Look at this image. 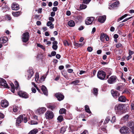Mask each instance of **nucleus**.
Instances as JSON below:
<instances>
[{"mask_svg":"<svg viewBox=\"0 0 134 134\" xmlns=\"http://www.w3.org/2000/svg\"><path fill=\"white\" fill-rule=\"evenodd\" d=\"M30 38V34L28 32L26 31L22 35L21 39L22 41L24 43H26L29 40Z\"/></svg>","mask_w":134,"mask_h":134,"instance_id":"nucleus-1","label":"nucleus"},{"mask_svg":"<svg viewBox=\"0 0 134 134\" xmlns=\"http://www.w3.org/2000/svg\"><path fill=\"white\" fill-rule=\"evenodd\" d=\"M45 116L46 119L50 120L53 118L54 115L52 111L48 110L46 113Z\"/></svg>","mask_w":134,"mask_h":134,"instance_id":"nucleus-2","label":"nucleus"},{"mask_svg":"<svg viewBox=\"0 0 134 134\" xmlns=\"http://www.w3.org/2000/svg\"><path fill=\"white\" fill-rule=\"evenodd\" d=\"M106 76L105 72L103 71H99L98 72L97 76L99 79L104 80L105 78V77Z\"/></svg>","mask_w":134,"mask_h":134,"instance_id":"nucleus-3","label":"nucleus"},{"mask_svg":"<svg viewBox=\"0 0 134 134\" xmlns=\"http://www.w3.org/2000/svg\"><path fill=\"white\" fill-rule=\"evenodd\" d=\"M117 77L115 76H112L109 78L107 80L108 82L110 84H113L117 81Z\"/></svg>","mask_w":134,"mask_h":134,"instance_id":"nucleus-4","label":"nucleus"},{"mask_svg":"<svg viewBox=\"0 0 134 134\" xmlns=\"http://www.w3.org/2000/svg\"><path fill=\"white\" fill-rule=\"evenodd\" d=\"M0 84L1 86L5 87L7 88H9L7 83L6 81L3 78H0Z\"/></svg>","mask_w":134,"mask_h":134,"instance_id":"nucleus-5","label":"nucleus"},{"mask_svg":"<svg viewBox=\"0 0 134 134\" xmlns=\"http://www.w3.org/2000/svg\"><path fill=\"white\" fill-rule=\"evenodd\" d=\"M111 92L112 96L115 98H117L120 95V93L116 90H112Z\"/></svg>","mask_w":134,"mask_h":134,"instance_id":"nucleus-6","label":"nucleus"},{"mask_svg":"<svg viewBox=\"0 0 134 134\" xmlns=\"http://www.w3.org/2000/svg\"><path fill=\"white\" fill-rule=\"evenodd\" d=\"M55 97L59 101L62 100L64 98V96L60 92L57 93L55 94Z\"/></svg>","mask_w":134,"mask_h":134,"instance_id":"nucleus-7","label":"nucleus"},{"mask_svg":"<svg viewBox=\"0 0 134 134\" xmlns=\"http://www.w3.org/2000/svg\"><path fill=\"white\" fill-rule=\"evenodd\" d=\"M18 94L19 96L23 98H26L29 97L28 94L26 92L22 91H20L18 92Z\"/></svg>","mask_w":134,"mask_h":134,"instance_id":"nucleus-8","label":"nucleus"},{"mask_svg":"<svg viewBox=\"0 0 134 134\" xmlns=\"http://www.w3.org/2000/svg\"><path fill=\"white\" fill-rule=\"evenodd\" d=\"M94 20V18L92 17H88L85 20V24L87 25L91 24Z\"/></svg>","mask_w":134,"mask_h":134,"instance_id":"nucleus-9","label":"nucleus"},{"mask_svg":"<svg viewBox=\"0 0 134 134\" xmlns=\"http://www.w3.org/2000/svg\"><path fill=\"white\" fill-rule=\"evenodd\" d=\"M28 74L27 79L28 80H29L33 76L34 72L32 69L29 68L28 70Z\"/></svg>","mask_w":134,"mask_h":134,"instance_id":"nucleus-10","label":"nucleus"},{"mask_svg":"<svg viewBox=\"0 0 134 134\" xmlns=\"http://www.w3.org/2000/svg\"><path fill=\"white\" fill-rule=\"evenodd\" d=\"M106 19V16L104 15L100 16L97 18L98 21L101 23H103L105 21Z\"/></svg>","mask_w":134,"mask_h":134,"instance_id":"nucleus-11","label":"nucleus"},{"mask_svg":"<svg viewBox=\"0 0 134 134\" xmlns=\"http://www.w3.org/2000/svg\"><path fill=\"white\" fill-rule=\"evenodd\" d=\"M1 105L2 107L6 108L8 106L9 103L6 100H3L1 102Z\"/></svg>","mask_w":134,"mask_h":134,"instance_id":"nucleus-12","label":"nucleus"},{"mask_svg":"<svg viewBox=\"0 0 134 134\" xmlns=\"http://www.w3.org/2000/svg\"><path fill=\"white\" fill-rule=\"evenodd\" d=\"M119 4V1H116L112 4H111L110 5V7H109V8L110 9H112L114 7H117Z\"/></svg>","mask_w":134,"mask_h":134,"instance_id":"nucleus-13","label":"nucleus"},{"mask_svg":"<svg viewBox=\"0 0 134 134\" xmlns=\"http://www.w3.org/2000/svg\"><path fill=\"white\" fill-rule=\"evenodd\" d=\"M48 108L51 109H54L56 108V104L55 103H48L47 105Z\"/></svg>","mask_w":134,"mask_h":134,"instance_id":"nucleus-14","label":"nucleus"},{"mask_svg":"<svg viewBox=\"0 0 134 134\" xmlns=\"http://www.w3.org/2000/svg\"><path fill=\"white\" fill-rule=\"evenodd\" d=\"M120 132L121 133H127L129 132L128 128L126 127H122L121 128Z\"/></svg>","mask_w":134,"mask_h":134,"instance_id":"nucleus-15","label":"nucleus"},{"mask_svg":"<svg viewBox=\"0 0 134 134\" xmlns=\"http://www.w3.org/2000/svg\"><path fill=\"white\" fill-rule=\"evenodd\" d=\"M41 90L45 95H48V91L46 87L44 85H42Z\"/></svg>","mask_w":134,"mask_h":134,"instance_id":"nucleus-16","label":"nucleus"},{"mask_svg":"<svg viewBox=\"0 0 134 134\" xmlns=\"http://www.w3.org/2000/svg\"><path fill=\"white\" fill-rule=\"evenodd\" d=\"M118 100L121 102H125L126 100V99L125 96L122 95L119 97Z\"/></svg>","mask_w":134,"mask_h":134,"instance_id":"nucleus-17","label":"nucleus"},{"mask_svg":"<svg viewBox=\"0 0 134 134\" xmlns=\"http://www.w3.org/2000/svg\"><path fill=\"white\" fill-rule=\"evenodd\" d=\"M8 40V39L6 37L4 36L0 38V41L1 43H5Z\"/></svg>","mask_w":134,"mask_h":134,"instance_id":"nucleus-18","label":"nucleus"},{"mask_svg":"<svg viewBox=\"0 0 134 134\" xmlns=\"http://www.w3.org/2000/svg\"><path fill=\"white\" fill-rule=\"evenodd\" d=\"M12 9L13 10H17L19 8V5L16 4L15 3H13L12 6Z\"/></svg>","mask_w":134,"mask_h":134,"instance_id":"nucleus-19","label":"nucleus"},{"mask_svg":"<svg viewBox=\"0 0 134 134\" xmlns=\"http://www.w3.org/2000/svg\"><path fill=\"white\" fill-rule=\"evenodd\" d=\"M23 115H21L16 120V124H18V125L19 124L21 123V121L23 120Z\"/></svg>","mask_w":134,"mask_h":134,"instance_id":"nucleus-20","label":"nucleus"},{"mask_svg":"<svg viewBox=\"0 0 134 134\" xmlns=\"http://www.w3.org/2000/svg\"><path fill=\"white\" fill-rule=\"evenodd\" d=\"M125 105L123 104H117L115 107V109H123V108L124 107Z\"/></svg>","mask_w":134,"mask_h":134,"instance_id":"nucleus-21","label":"nucleus"},{"mask_svg":"<svg viewBox=\"0 0 134 134\" xmlns=\"http://www.w3.org/2000/svg\"><path fill=\"white\" fill-rule=\"evenodd\" d=\"M46 111V109H37L36 111V113L38 114H42Z\"/></svg>","mask_w":134,"mask_h":134,"instance_id":"nucleus-22","label":"nucleus"},{"mask_svg":"<svg viewBox=\"0 0 134 134\" xmlns=\"http://www.w3.org/2000/svg\"><path fill=\"white\" fill-rule=\"evenodd\" d=\"M47 25L48 26H50L49 28L50 29H52L54 27V24H53L52 22L51 21H49L47 22Z\"/></svg>","mask_w":134,"mask_h":134,"instance_id":"nucleus-23","label":"nucleus"},{"mask_svg":"<svg viewBox=\"0 0 134 134\" xmlns=\"http://www.w3.org/2000/svg\"><path fill=\"white\" fill-rule=\"evenodd\" d=\"M68 25L71 27H73L75 26V24L74 21L72 20H70L68 22Z\"/></svg>","mask_w":134,"mask_h":134,"instance_id":"nucleus-24","label":"nucleus"},{"mask_svg":"<svg viewBox=\"0 0 134 134\" xmlns=\"http://www.w3.org/2000/svg\"><path fill=\"white\" fill-rule=\"evenodd\" d=\"M106 35L105 34L102 33L101 34L100 37V40L102 41H103L104 40V38H105Z\"/></svg>","mask_w":134,"mask_h":134,"instance_id":"nucleus-25","label":"nucleus"},{"mask_svg":"<svg viewBox=\"0 0 134 134\" xmlns=\"http://www.w3.org/2000/svg\"><path fill=\"white\" fill-rule=\"evenodd\" d=\"M92 93L96 96H97L98 94V89L97 88H94L93 89V90L92 91Z\"/></svg>","mask_w":134,"mask_h":134,"instance_id":"nucleus-26","label":"nucleus"},{"mask_svg":"<svg viewBox=\"0 0 134 134\" xmlns=\"http://www.w3.org/2000/svg\"><path fill=\"white\" fill-rule=\"evenodd\" d=\"M74 45L77 48H78L82 46L83 45V44L82 43H79L75 42L74 43Z\"/></svg>","mask_w":134,"mask_h":134,"instance_id":"nucleus-27","label":"nucleus"},{"mask_svg":"<svg viewBox=\"0 0 134 134\" xmlns=\"http://www.w3.org/2000/svg\"><path fill=\"white\" fill-rule=\"evenodd\" d=\"M109 72L108 73V74H109V75H107L106 77V76L105 77V78L104 80H106L107 79H108L109 76L111 74V69H106V71H109Z\"/></svg>","mask_w":134,"mask_h":134,"instance_id":"nucleus-28","label":"nucleus"},{"mask_svg":"<svg viewBox=\"0 0 134 134\" xmlns=\"http://www.w3.org/2000/svg\"><path fill=\"white\" fill-rule=\"evenodd\" d=\"M10 85L11 87V91L13 93L15 92V86L14 84L12 83L10 84Z\"/></svg>","mask_w":134,"mask_h":134,"instance_id":"nucleus-29","label":"nucleus"},{"mask_svg":"<svg viewBox=\"0 0 134 134\" xmlns=\"http://www.w3.org/2000/svg\"><path fill=\"white\" fill-rule=\"evenodd\" d=\"M62 74L66 79L68 80L69 79L67 72L65 71H63L62 72Z\"/></svg>","mask_w":134,"mask_h":134,"instance_id":"nucleus-30","label":"nucleus"},{"mask_svg":"<svg viewBox=\"0 0 134 134\" xmlns=\"http://www.w3.org/2000/svg\"><path fill=\"white\" fill-rule=\"evenodd\" d=\"M20 14V11L17 12H13L12 13L13 15L14 16L16 17L19 16Z\"/></svg>","mask_w":134,"mask_h":134,"instance_id":"nucleus-31","label":"nucleus"},{"mask_svg":"<svg viewBox=\"0 0 134 134\" xmlns=\"http://www.w3.org/2000/svg\"><path fill=\"white\" fill-rule=\"evenodd\" d=\"M37 132V129H35L30 131L29 133V134H36Z\"/></svg>","mask_w":134,"mask_h":134,"instance_id":"nucleus-32","label":"nucleus"},{"mask_svg":"<svg viewBox=\"0 0 134 134\" xmlns=\"http://www.w3.org/2000/svg\"><path fill=\"white\" fill-rule=\"evenodd\" d=\"M87 7V5L84 4H81L80 5V8L81 10L84 9Z\"/></svg>","mask_w":134,"mask_h":134,"instance_id":"nucleus-33","label":"nucleus"},{"mask_svg":"<svg viewBox=\"0 0 134 134\" xmlns=\"http://www.w3.org/2000/svg\"><path fill=\"white\" fill-rule=\"evenodd\" d=\"M129 116L128 115H126L125 116H123L121 118L122 120H123L125 121H127L128 119Z\"/></svg>","mask_w":134,"mask_h":134,"instance_id":"nucleus-34","label":"nucleus"},{"mask_svg":"<svg viewBox=\"0 0 134 134\" xmlns=\"http://www.w3.org/2000/svg\"><path fill=\"white\" fill-rule=\"evenodd\" d=\"M57 119L59 122H60L63 120V118L62 115L59 116L57 118Z\"/></svg>","mask_w":134,"mask_h":134,"instance_id":"nucleus-35","label":"nucleus"},{"mask_svg":"<svg viewBox=\"0 0 134 134\" xmlns=\"http://www.w3.org/2000/svg\"><path fill=\"white\" fill-rule=\"evenodd\" d=\"M15 84L16 86V87H15V88L16 90L17 89H18L19 88V83L17 81H15Z\"/></svg>","mask_w":134,"mask_h":134,"instance_id":"nucleus-36","label":"nucleus"},{"mask_svg":"<svg viewBox=\"0 0 134 134\" xmlns=\"http://www.w3.org/2000/svg\"><path fill=\"white\" fill-rule=\"evenodd\" d=\"M116 48H119V47H123V46L121 43L120 42L117 43L116 45Z\"/></svg>","mask_w":134,"mask_h":134,"instance_id":"nucleus-37","label":"nucleus"},{"mask_svg":"<svg viewBox=\"0 0 134 134\" xmlns=\"http://www.w3.org/2000/svg\"><path fill=\"white\" fill-rule=\"evenodd\" d=\"M37 46L38 47L41 48L43 50H44L45 49V47L44 46L42 45L41 44L39 43H37Z\"/></svg>","mask_w":134,"mask_h":134,"instance_id":"nucleus-38","label":"nucleus"},{"mask_svg":"<svg viewBox=\"0 0 134 134\" xmlns=\"http://www.w3.org/2000/svg\"><path fill=\"white\" fill-rule=\"evenodd\" d=\"M79 82L80 81L79 80H77L72 81L71 82V83L74 84L75 85H77V83H79Z\"/></svg>","mask_w":134,"mask_h":134,"instance_id":"nucleus-39","label":"nucleus"},{"mask_svg":"<svg viewBox=\"0 0 134 134\" xmlns=\"http://www.w3.org/2000/svg\"><path fill=\"white\" fill-rule=\"evenodd\" d=\"M66 112V109H60L59 113L60 114H65Z\"/></svg>","mask_w":134,"mask_h":134,"instance_id":"nucleus-40","label":"nucleus"},{"mask_svg":"<svg viewBox=\"0 0 134 134\" xmlns=\"http://www.w3.org/2000/svg\"><path fill=\"white\" fill-rule=\"evenodd\" d=\"M73 127L72 126H70L69 127V130L70 131H69V132L68 134H71V133L72 132V131L74 130H73Z\"/></svg>","mask_w":134,"mask_h":134,"instance_id":"nucleus-41","label":"nucleus"},{"mask_svg":"<svg viewBox=\"0 0 134 134\" xmlns=\"http://www.w3.org/2000/svg\"><path fill=\"white\" fill-rule=\"evenodd\" d=\"M66 131V129L65 127H62L61 128L60 132L61 133H63Z\"/></svg>","mask_w":134,"mask_h":134,"instance_id":"nucleus-42","label":"nucleus"},{"mask_svg":"<svg viewBox=\"0 0 134 134\" xmlns=\"http://www.w3.org/2000/svg\"><path fill=\"white\" fill-rule=\"evenodd\" d=\"M91 0H83V3L86 4H88Z\"/></svg>","mask_w":134,"mask_h":134,"instance_id":"nucleus-43","label":"nucleus"},{"mask_svg":"<svg viewBox=\"0 0 134 134\" xmlns=\"http://www.w3.org/2000/svg\"><path fill=\"white\" fill-rule=\"evenodd\" d=\"M63 43L64 44V45L65 46H66L67 45L69 46V44L68 43V42L66 40H64L63 41Z\"/></svg>","mask_w":134,"mask_h":134,"instance_id":"nucleus-44","label":"nucleus"},{"mask_svg":"<svg viewBox=\"0 0 134 134\" xmlns=\"http://www.w3.org/2000/svg\"><path fill=\"white\" fill-rule=\"evenodd\" d=\"M58 47V46L57 45H53L52 46V48L54 50H57Z\"/></svg>","mask_w":134,"mask_h":134,"instance_id":"nucleus-45","label":"nucleus"},{"mask_svg":"<svg viewBox=\"0 0 134 134\" xmlns=\"http://www.w3.org/2000/svg\"><path fill=\"white\" fill-rule=\"evenodd\" d=\"M93 50L92 47H88L87 48V50L89 52H91Z\"/></svg>","mask_w":134,"mask_h":134,"instance_id":"nucleus-46","label":"nucleus"},{"mask_svg":"<svg viewBox=\"0 0 134 134\" xmlns=\"http://www.w3.org/2000/svg\"><path fill=\"white\" fill-rule=\"evenodd\" d=\"M121 86L120 85H118L116 87V88L115 89L118 91H120V89H121Z\"/></svg>","mask_w":134,"mask_h":134,"instance_id":"nucleus-47","label":"nucleus"},{"mask_svg":"<svg viewBox=\"0 0 134 134\" xmlns=\"http://www.w3.org/2000/svg\"><path fill=\"white\" fill-rule=\"evenodd\" d=\"M110 120V118H109V117H107L106 118L104 122L105 123H107Z\"/></svg>","mask_w":134,"mask_h":134,"instance_id":"nucleus-48","label":"nucleus"},{"mask_svg":"<svg viewBox=\"0 0 134 134\" xmlns=\"http://www.w3.org/2000/svg\"><path fill=\"white\" fill-rule=\"evenodd\" d=\"M116 120L115 117V116H114L112 118V119L111 120V121L112 123H113L115 122Z\"/></svg>","mask_w":134,"mask_h":134,"instance_id":"nucleus-49","label":"nucleus"},{"mask_svg":"<svg viewBox=\"0 0 134 134\" xmlns=\"http://www.w3.org/2000/svg\"><path fill=\"white\" fill-rule=\"evenodd\" d=\"M49 20H50L49 21L51 22H53L54 21V19L52 17H49Z\"/></svg>","mask_w":134,"mask_h":134,"instance_id":"nucleus-50","label":"nucleus"},{"mask_svg":"<svg viewBox=\"0 0 134 134\" xmlns=\"http://www.w3.org/2000/svg\"><path fill=\"white\" fill-rule=\"evenodd\" d=\"M133 17L132 16H131L129 18H126L125 19H124L122 22V23H123V22H125L127 21V20H129V19L131 18H132Z\"/></svg>","mask_w":134,"mask_h":134,"instance_id":"nucleus-51","label":"nucleus"},{"mask_svg":"<svg viewBox=\"0 0 134 134\" xmlns=\"http://www.w3.org/2000/svg\"><path fill=\"white\" fill-rule=\"evenodd\" d=\"M58 9V8L57 7H54L52 8V10L53 12L56 11Z\"/></svg>","mask_w":134,"mask_h":134,"instance_id":"nucleus-52","label":"nucleus"},{"mask_svg":"<svg viewBox=\"0 0 134 134\" xmlns=\"http://www.w3.org/2000/svg\"><path fill=\"white\" fill-rule=\"evenodd\" d=\"M31 125L36 124H37V123L34 121H32L31 122Z\"/></svg>","mask_w":134,"mask_h":134,"instance_id":"nucleus-53","label":"nucleus"},{"mask_svg":"<svg viewBox=\"0 0 134 134\" xmlns=\"http://www.w3.org/2000/svg\"><path fill=\"white\" fill-rule=\"evenodd\" d=\"M58 4V2L57 1H55L53 3V5L54 6H57Z\"/></svg>","mask_w":134,"mask_h":134,"instance_id":"nucleus-54","label":"nucleus"},{"mask_svg":"<svg viewBox=\"0 0 134 134\" xmlns=\"http://www.w3.org/2000/svg\"><path fill=\"white\" fill-rule=\"evenodd\" d=\"M134 53V52L133 51H131L130 50L129 51V55H130V56H131V55L133 54Z\"/></svg>","mask_w":134,"mask_h":134,"instance_id":"nucleus-55","label":"nucleus"},{"mask_svg":"<svg viewBox=\"0 0 134 134\" xmlns=\"http://www.w3.org/2000/svg\"><path fill=\"white\" fill-rule=\"evenodd\" d=\"M51 55L52 56H55L56 54V52L55 51H52L51 52Z\"/></svg>","mask_w":134,"mask_h":134,"instance_id":"nucleus-56","label":"nucleus"},{"mask_svg":"<svg viewBox=\"0 0 134 134\" xmlns=\"http://www.w3.org/2000/svg\"><path fill=\"white\" fill-rule=\"evenodd\" d=\"M64 106L65 107H66L67 109L70 108V105H69L68 104H65Z\"/></svg>","mask_w":134,"mask_h":134,"instance_id":"nucleus-57","label":"nucleus"},{"mask_svg":"<svg viewBox=\"0 0 134 134\" xmlns=\"http://www.w3.org/2000/svg\"><path fill=\"white\" fill-rule=\"evenodd\" d=\"M71 14L69 10H68L66 12V15L68 16H70Z\"/></svg>","mask_w":134,"mask_h":134,"instance_id":"nucleus-58","label":"nucleus"},{"mask_svg":"<svg viewBox=\"0 0 134 134\" xmlns=\"http://www.w3.org/2000/svg\"><path fill=\"white\" fill-rule=\"evenodd\" d=\"M55 13L53 12H52L51 13V16L53 17L55 15Z\"/></svg>","mask_w":134,"mask_h":134,"instance_id":"nucleus-59","label":"nucleus"},{"mask_svg":"<svg viewBox=\"0 0 134 134\" xmlns=\"http://www.w3.org/2000/svg\"><path fill=\"white\" fill-rule=\"evenodd\" d=\"M31 90L33 92L35 93L36 92V90L34 87H32L31 88Z\"/></svg>","mask_w":134,"mask_h":134,"instance_id":"nucleus-60","label":"nucleus"},{"mask_svg":"<svg viewBox=\"0 0 134 134\" xmlns=\"http://www.w3.org/2000/svg\"><path fill=\"white\" fill-rule=\"evenodd\" d=\"M96 31V29L95 27H94L92 29V34H93Z\"/></svg>","mask_w":134,"mask_h":134,"instance_id":"nucleus-61","label":"nucleus"},{"mask_svg":"<svg viewBox=\"0 0 134 134\" xmlns=\"http://www.w3.org/2000/svg\"><path fill=\"white\" fill-rule=\"evenodd\" d=\"M64 66L63 65H60L59 67V70H62L64 69Z\"/></svg>","mask_w":134,"mask_h":134,"instance_id":"nucleus-62","label":"nucleus"},{"mask_svg":"<svg viewBox=\"0 0 134 134\" xmlns=\"http://www.w3.org/2000/svg\"><path fill=\"white\" fill-rule=\"evenodd\" d=\"M115 30V28L113 26H111L110 28V31H114Z\"/></svg>","mask_w":134,"mask_h":134,"instance_id":"nucleus-63","label":"nucleus"},{"mask_svg":"<svg viewBox=\"0 0 134 134\" xmlns=\"http://www.w3.org/2000/svg\"><path fill=\"white\" fill-rule=\"evenodd\" d=\"M81 134H88V132L87 130H85Z\"/></svg>","mask_w":134,"mask_h":134,"instance_id":"nucleus-64","label":"nucleus"}]
</instances>
